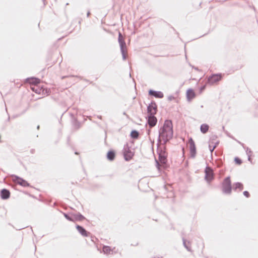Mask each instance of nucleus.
<instances>
[{"label": "nucleus", "mask_w": 258, "mask_h": 258, "mask_svg": "<svg viewBox=\"0 0 258 258\" xmlns=\"http://www.w3.org/2000/svg\"><path fill=\"white\" fill-rule=\"evenodd\" d=\"M235 161L236 163H238V164H240V161L237 158H235Z\"/></svg>", "instance_id": "obj_23"}, {"label": "nucleus", "mask_w": 258, "mask_h": 258, "mask_svg": "<svg viewBox=\"0 0 258 258\" xmlns=\"http://www.w3.org/2000/svg\"><path fill=\"white\" fill-rule=\"evenodd\" d=\"M224 191L226 193H229L231 191V182L229 177L225 179L224 182Z\"/></svg>", "instance_id": "obj_2"}, {"label": "nucleus", "mask_w": 258, "mask_h": 258, "mask_svg": "<svg viewBox=\"0 0 258 258\" xmlns=\"http://www.w3.org/2000/svg\"><path fill=\"white\" fill-rule=\"evenodd\" d=\"M122 53V57H123V59H125V56H124V54H123V53Z\"/></svg>", "instance_id": "obj_26"}, {"label": "nucleus", "mask_w": 258, "mask_h": 258, "mask_svg": "<svg viewBox=\"0 0 258 258\" xmlns=\"http://www.w3.org/2000/svg\"><path fill=\"white\" fill-rule=\"evenodd\" d=\"M118 42H120V41H123V40L122 39V36H121V34H120V33H119V34H118Z\"/></svg>", "instance_id": "obj_19"}, {"label": "nucleus", "mask_w": 258, "mask_h": 258, "mask_svg": "<svg viewBox=\"0 0 258 258\" xmlns=\"http://www.w3.org/2000/svg\"><path fill=\"white\" fill-rule=\"evenodd\" d=\"M157 122V119L154 115H149L148 116V123L150 126H155Z\"/></svg>", "instance_id": "obj_5"}, {"label": "nucleus", "mask_w": 258, "mask_h": 258, "mask_svg": "<svg viewBox=\"0 0 258 258\" xmlns=\"http://www.w3.org/2000/svg\"><path fill=\"white\" fill-rule=\"evenodd\" d=\"M110 249L108 246H105L103 248V251L106 253H108Z\"/></svg>", "instance_id": "obj_18"}, {"label": "nucleus", "mask_w": 258, "mask_h": 258, "mask_svg": "<svg viewBox=\"0 0 258 258\" xmlns=\"http://www.w3.org/2000/svg\"><path fill=\"white\" fill-rule=\"evenodd\" d=\"M13 180L16 182H17V183H18L22 186H25L28 185V183L26 181H25V180H23L22 179L19 178L18 177H15L14 178Z\"/></svg>", "instance_id": "obj_7"}, {"label": "nucleus", "mask_w": 258, "mask_h": 258, "mask_svg": "<svg viewBox=\"0 0 258 258\" xmlns=\"http://www.w3.org/2000/svg\"><path fill=\"white\" fill-rule=\"evenodd\" d=\"M149 94L152 95H153L155 97L158 98H162L163 96L162 93L160 91H155L150 90L149 91Z\"/></svg>", "instance_id": "obj_9"}, {"label": "nucleus", "mask_w": 258, "mask_h": 258, "mask_svg": "<svg viewBox=\"0 0 258 258\" xmlns=\"http://www.w3.org/2000/svg\"><path fill=\"white\" fill-rule=\"evenodd\" d=\"M243 195L246 197H247L248 196V192L247 191H245L243 192Z\"/></svg>", "instance_id": "obj_22"}, {"label": "nucleus", "mask_w": 258, "mask_h": 258, "mask_svg": "<svg viewBox=\"0 0 258 258\" xmlns=\"http://www.w3.org/2000/svg\"><path fill=\"white\" fill-rule=\"evenodd\" d=\"M10 196L9 191L5 189H4L2 190L1 192V197L3 199H8Z\"/></svg>", "instance_id": "obj_10"}, {"label": "nucleus", "mask_w": 258, "mask_h": 258, "mask_svg": "<svg viewBox=\"0 0 258 258\" xmlns=\"http://www.w3.org/2000/svg\"><path fill=\"white\" fill-rule=\"evenodd\" d=\"M31 80L33 81L32 82L34 83H38L39 82L38 79L35 78H32Z\"/></svg>", "instance_id": "obj_21"}, {"label": "nucleus", "mask_w": 258, "mask_h": 258, "mask_svg": "<svg viewBox=\"0 0 258 258\" xmlns=\"http://www.w3.org/2000/svg\"><path fill=\"white\" fill-rule=\"evenodd\" d=\"M214 148H215V147H213L212 149H210V151L211 152H212L214 150Z\"/></svg>", "instance_id": "obj_25"}, {"label": "nucleus", "mask_w": 258, "mask_h": 258, "mask_svg": "<svg viewBox=\"0 0 258 258\" xmlns=\"http://www.w3.org/2000/svg\"><path fill=\"white\" fill-rule=\"evenodd\" d=\"M83 218V217L82 216H80L77 219L78 220H81Z\"/></svg>", "instance_id": "obj_24"}, {"label": "nucleus", "mask_w": 258, "mask_h": 258, "mask_svg": "<svg viewBox=\"0 0 258 258\" xmlns=\"http://www.w3.org/2000/svg\"><path fill=\"white\" fill-rule=\"evenodd\" d=\"M156 105L155 103H151L148 107V112L149 115H154L156 113Z\"/></svg>", "instance_id": "obj_4"}, {"label": "nucleus", "mask_w": 258, "mask_h": 258, "mask_svg": "<svg viewBox=\"0 0 258 258\" xmlns=\"http://www.w3.org/2000/svg\"><path fill=\"white\" fill-rule=\"evenodd\" d=\"M159 160L161 163L164 164L166 163V159L164 156H160Z\"/></svg>", "instance_id": "obj_17"}, {"label": "nucleus", "mask_w": 258, "mask_h": 258, "mask_svg": "<svg viewBox=\"0 0 258 258\" xmlns=\"http://www.w3.org/2000/svg\"><path fill=\"white\" fill-rule=\"evenodd\" d=\"M205 178L208 181H210L213 177V173L212 170L209 167H206L205 169Z\"/></svg>", "instance_id": "obj_3"}, {"label": "nucleus", "mask_w": 258, "mask_h": 258, "mask_svg": "<svg viewBox=\"0 0 258 258\" xmlns=\"http://www.w3.org/2000/svg\"><path fill=\"white\" fill-rule=\"evenodd\" d=\"M125 160H127V159L126 158V156H125Z\"/></svg>", "instance_id": "obj_30"}, {"label": "nucleus", "mask_w": 258, "mask_h": 258, "mask_svg": "<svg viewBox=\"0 0 258 258\" xmlns=\"http://www.w3.org/2000/svg\"><path fill=\"white\" fill-rule=\"evenodd\" d=\"M157 166L158 167V166H159V163H158V162H157Z\"/></svg>", "instance_id": "obj_29"}, {"label": "nucleus", "mask_w": 258, "mask_h": 258, "mask_svg": "<svg viewBox=\"0 0 258 258\" xmlns=\"http://www.w3.org/2000/svg\"><path fill=\"white\" fill-rule=\"evenodd\" d=\"M173 136L172 124L171 121L166 120L164 124L160 137L165 141H168L172 138Z\"/></svg>", "instance_id": "obj_1"}, {"label": "nucleus", "mask_w": 258, "mask_h": 258, "mask_svg": "<svg viewBox=\"0 0 258 258\" xmlns=\"http://www.w3.org/2000/svg\"><path fill=\"white\" fill-rule=\"evenodd\" d=\"M221 79V76L219 75H214L211 76L209 79V81L211 83H214Z\"/></svg>", "instance_id": "obj_8"}, {"label": "nucleus", "mask_w": 258, "mask_h": 258, "mask_svg": "<svg viewBox=\"0 0 258 258\" xmlns=\"http://www.w3.org/2000/svg\"><path fill=\"white\" fill-rule=\"evenodd\" d=\"M65 217L69 220H70V219L69 218V217H68L66 215H65Z\"/></svg>", "instance_id": "obj_27"}, {"label": "nucleus", "mask_w": 258, "mask_h": 258, "mask_svg": "<svg viewBox=\"0 0 258 258\" xmlns=\"http://www.w3.org/2000/svg\"><path fill=\"white\" fill-rule=\"evenodd\" d=\"M114 158V153L112 151H109L107 153V158L109 160H112Z\"/></svg>", "instance_id": "obj_14"}, {"label": "nucleus", "mask_w": 258, "mask_h": 258, "mask_svg": "<svg viewBox=\"0 0 258 258\" xmlns=\"http://www.w3.org/2000/svg\"><path fill=\"white\" fill-rule=\"evenodd\" d=\"M189 145L191 153L192 155L194 156L196 154V149L195 143L191 139L189 140Z\"/></svg>", "instance_id": "obj_6"}, {"label": "nucleus", "mask_w": 258, "mask_h": 258, "mask_svg": "<svg viewBox=\"0 0 258 258\" xmlns=\"http://www.w3.org/2000/svg\"><path fill=\"white\" fill-rule=\"evenodd\" d=\"M65 217L69 220H70V219L69 218V217H68L66 215H65Z\"/></svg>", "instance_id": "obj_28"}, {"label": "nucleus", "mask_w": 258, "mask_h": 258, "mask_svg": "<svg viewBox=\"0 0 258 258\" xmlns=\"http://www.w3.org/2000/svg\"><path fill=\"white\" fill-rule=\"evenodd\" d=\"M119 43L121 51L122 52V53H123V49H124V48L125 47V43L124 40L120 41V42H119Z\"/></svg>", "instance_id": "obj_15"}, {"label": "nucleus", "mask_w": 258, "mask_h": 258, "mask_svg": "<svg viewBox=\"0 0 258 258\" xmlns=\"http://www.w3.org/2000/svg\"><path fill=\"white\" fill-rule=\"evenodd\" d=\"M200 129L202 132L205 133L208 131V126L205 124H202Z\"/></svg>", "instance_id": "obj_12"}, {"label": "nucleus", "mask_w": 258, "mask_h": 258, "mask_svg": "<svg viewBox=\"0 0 258 258\" xmlns=\"http://www.w3.org/2000/svg\"><path fill=\"white\" fill-rule=\"evenodd\" d=\"M138 133L136 131H133L131 133V136L134 138H137L138 137Z\"/></svg>", "instance_id": "obj_16"}, {"label": "nucleus", "mask_w": 258, "mask_h": 258, "mask_svg": "<svg viewBox=\"0 0 258 258\" xmlns=\"http://www.w3.org/2000/svg\"><path fill=\"white\" fill-rule=\"evenodd\" d=\"M236 188H242V184L240 183L237 182L235 184Z\"/></svg>", "instance_id": "obj_20"}, {"label": "nucleus", "mask_w": 258, "mask_h": 258, "mask_svg": "<svg viewBox=\"0 0 258 258\" xmlns=\"http://www.w3.org/2000/svg\"><path fill=\"white\" fill-rule=\"evenodd\" d=\"M77 228L83 235H86V231L81 226H77Z\"/></svg>", "instance_id": "obj_13"}, {"label": "nucleus", "mask_w": 258, "mask_h": 258, "mask_svg": "<svg viewBox=\"0 0 258 258\" xmlns=\"http://www.w3.org/2000/svg\"><path fill=\"white\" fill-rule=\"evenodd\" d=\"M187 97L188 99H190L195 96V93L192 90H188L187 91Z\"/></svg>", "instance_id": "obj_11"}]
</instances>
